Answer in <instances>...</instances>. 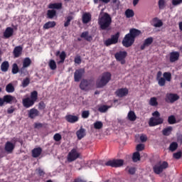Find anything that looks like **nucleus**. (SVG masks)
Instances as JSON below:
<instances>
[{
  "mask_svg": "<svg viewBox=\"0 0 182 182\" xmlns=\"http://www.w3.org/2000/svg\"><path fill=\"white\" fill-rule=\"evenodd\" d=\"M98 25L101 31H110V25H112V17L108 13H104V14L99 17Z\"/></svg>",
  "mask_w": 182,
  "mask_h": 182,
  "instance_id": "f257e3e1",
  "label": "nucleus"
},
{
  "mask_svg": "<svg viewBox=\"0 0 182 182\" xmlns=\"http://www.w3.org/2000/svg\"><path fill=\"white\" fill-rule=\"evenodd\" d=\"M36 100H38V91L34 90L31 92L30 97H28L23 99V107H26V109H29V107H32V106L35 105Z\"/></svg>",
  "mask_w": 182,
  "mask_h": 182,
  "instance_id": "f03ea898",
  "label": "nucleus"
},
{
  "mask_svg": "<svg viewBox=\"0 0 182 182\" xmlns=\"http://www.w3.org/2000/svg\"><path fill=\"white\" fill-rule=\"evenodd\" d=\"M112 80V74L109 72H105L102 73L100 78L96 81V87L97 89H102L105 87Z\"/></svg>",
  "mask_w": 182,
  "mask_h": 182,
  "instance_id": "7ed1b4c3",
  "label": "nucleus"
},
{
  "mask_svg": "<svg viewBox=\"0 0 182 182\" xmlns=\"http://www.w3.org/2000/svg\"><path fill=\"white\" fill-rule=\"evenodd\" d=\"M168 168V163L167 161H163L162 164H158L154 166L153 170L155 174H161L166 168Z\"/></svg>",
  "mask_w": 182,
  "mask_h": 182,
  "instance_id": "20e7f679",
  "label": "nucleus"
},
{
  "mask_svg": "<svg viewBox=\"0 0 182 182\" xmlns=\"http://www.w3.org/2000/svg\"><path fill=\"white\" fill-rule=\"evenodd\" d=\"M124 165V160L123 159H113L109 160L105 163V166L109 167H114L117 168L119 167H122Z\"/></svg>",
  "mask_w": 182,
  "mask_h": 182,
  "instance_id": "39448f33",
  "label": "nucleus"
},
{
  "mask_svg": "<svg viewBox=\"0 0 182 182\" xmlns=\"http://www.w3.org/2000/svg\"><path fill=\"white\" fill-rule=\"evenodd\" d=\"M114 58L117 62H120L121 65L126 63V58H127V51H119L114 54Z\"/></svg>",
  "mask_w": 182,
  "mask_h": 182,
  "instance_id": "423d86ee",
  "label": "nucleus"
},
{
  "mask_svg": "<svg viewBox=\"0 0 182 182\" xmlns=\"http://www.w3.org/2000/svg\"><path fill=\"white\" fill-rule=\"evenodd\" d=\"M119 38H120V33H117L114 35H112L110 38L107 39L104 42L105 46H110L111 45H116L119 42Z\"/></svg>",
  "mask_w": 182,
  "mask_h": 182,
  "instance_id": "0eeeda50",
  "label": "nucleus"
},
{
  "mask_svg": "<svg viewBox=\"0 0 182 182\" xmlns=\"http://www.w3.org/2000/svg\"><path fill=\"white\" fill-rule=\"evenodd\" d=\"M80 157V154L77 152L76 149H73L67 156V160L68 163H72V161H75V160H77Z\"/></svg>",
  "mask_w": 182,
  "mask_h": 182,
  "instance_id": "6e6552de",
  "label": "nucleus"
},
{
  "mask_svg": "<svg viewBox=\"0 0 182 182\" xmlns=\"http://www.w3.org/2000/svg\"><path fill=\"white\" fill-rule=\"evenodd\" d=\"M178 99H180V96H178V95L177 94H174V93H166V96H165V102L166 103H174L175 102H177V100H178Z\"/></svg>",
  "mask_w": 182,
  "mask_h": 182,
  "instance_id": "1a4fd4ad",
  "label": "nucleus"
},
{
  "mask_svg": "<svg viewBox=\"0 0 182 182\" xmlns=\"http://www.w3.org/2000/svg\"><path fill=\"white\" fill-rule=\"evenodd\" d=\"M133 43H134V39L129 33H127L122 41L123 46L125 48H130Z\"/></svg>",
  "mask_w": 182,
  "mask_h": 182,
  "instance_id": "9d476101",
  "label": "nucleus"
},
{
  "mask_svg": "<svg viewBox=\"0 0 182 182\" xmlns=\"http://www.w3.org/2000/svg\"><path fill=\"white\" fill-rule=\"evenodd\" d=\"M164 122V119H163V118L161 117H158V118H154V117H151L149 119V127H154V126H159V124H163Z\"/></svg>",
  "mask_w": 182,
  "mask_h": 182,
  "instance_id": "9b49d317",
  "label": "nucleus"
},
{
  "mask_svg": "<svg viewBox=\"0 0 182 182\" xmlns=\"http://www.w3.org/2000/svg\"><path fill=\"white\" fill-rule=\"evenodd\" d=\"M83 75H85V68H80L76 70L74 73L75 82H80L83 77Z\"/></svg>",
  "mask_w": 182,
  "mask_h": 182,
  "instance_id": "f8f14e48",
  "label": "nucleus"
},
{
  "mask_svg": "<svg viewBox=\"0 0 182 182\" xmlns=\"http://www.w3.org/2000/svg\"><path fill=\"white\" fill-rule=\"evenodd\" d=\"M80 89H81V90H85V92L90 90V81L86 79L82 80L80 83Z\"/></svg>",
  "mask_w": 182,
  "mask_h": 182,
  "instance_id": "ddd939ff",
  "label": "nucleus"
},
{
  "mask_svg": "<svg viewBox=\"0 0 182 182\" xmlns=\"http://www.w3.org/2000/svg\"><path fill=\"white\" fill-rule=\"evenodd\" d=\"M115 95L118 97H124L129 95V89L127 88H119L115 91Z\"/></svg>",
  "mask_w": 182,
  "mask_h": 182,
  "instance_id": "4468645a",
  "label": "nucleus"
},
{
  "mask_svg": "<svg viewBox=\"0 0 182 182\" xmlns=\"http://www.w3.org/2000/svg\"><path fill=\"white\" fill-rule=\"evenodd\" d=\"M4 150L8 153L9 154H11V153H13L14 150H15V144H13L11 141H7L5 144Z\"/></svg>",
  "mask_w": 182,
  "mask_h": 182,
  "instance_id": "2eb2a0df",
  "label": "nucleus"
},
{
  "mask_svg": "<svg viewBox=\"0 0 182 182\" xmlns=\"http://www.w3.org/2000/svg\"><path fill=\"white\" fill-rule=\"evenodd\" d=\"M154 38L153 37H149L146 38L143 43V44L141 46L140 49L141 50H144L146 48H149L151 43H153Z\"/></svg>",
  "mask_w": 182,
  "mask_h": 182,
  "instance_id": "dca6fc26",
  "label": "nucleus"
},
{
  "mask_svg": "<svg viewBox=\"0 0 182 182\" xmlns=\"http://www.w3.org/2000/svg\"><path fill=\"white\" fill-rule=\"evenodd\" d=\"M65 119L66 122L68 123H76L77 122H79V117L76 115H73V114H67L65 117Z\"/></svg>",
  "mask_w": 182,
  "mask_h": 182,
  "instance_id": "f3484780",
  "label": "nucleus"
},
{
  "mask_svg": "<svg viewBox=\"0 0 182 182\" xmlns=\"http://www.w3.org/2000/svg\"><path fill=\"white\" fill-rule=\"evenodd\" d=\"M180 58V53L177 51H173L170 53L169 60L171 63H174V62H177Z\"/></svg>",
  "mask_w": 182,
  "mask_h": 182,
  "instance_id": "a211bd4d",
  "label": "nucleus"
},
{
  "mask_svg": "<svg viewBox=\"0 0 182 182\" xmlns=\"http://www.w3.org/2000/svg\"><path fill=\"white\" fill-rule=\"evenodd\" d=\"M4 39H9L11 36H14V29L11 27H7L3 33Z\"/></svg>",
  "mask_w": 182,
  "mask_h": 182,
  "instance_id": "6ab92c4d",
  "label": "nucleus"
},
{
  "mask_svg": "<svg viewBox=\"0 0 182 182\" xmlns=\"http://www.w3.org/2000/svg\"><path fill=\"white\" fill-rule=\"evenodd\" d=\"M76 136L78 140H82L85 136H86V129L81 127L79 130L76 132Z\"/></svg>",
  "mask_w": 182,
  "mask_h": 182,
  "instance_id": "aec40b11",
  "label": "nucleus"
},
{
  "mask_svg": "<svg viewBox=\"0 0 182 182\" xmlns=\"http://www.w3.org/2000/svg\"><path fill=\"white\" fill-rule=\"evenodd\" d=\"M80 38H82L87 42H92L93 41V37L89 35V31H84L81 33Z\"/></svg>",
  "mask_w": 182,
  "mask_h": 182,
  "instance_id": "412c9836",
  "label": "nucleus"
},
{
  "mask_svg": "<svg viewBox=\"0 0 182 182\" xmlns=\"http://www.w3.org/2000/svg\"><path fill=\"white\" fill-rule=\"evenodd\" d=\"M39 116V111L35 108L31 109L28 112V117L30 119H35V117Z\"/></svg>",
  "mask_w": 182,
  "mask_h": 182,
  "instance_id": "4be33fe9",
  "label": "nucleus"
},
{
  "mask_svg": "<svg viewBox=\"0 0 182 182\" xmlns=\"http://www.w3.org/2000/svg\"><path fill=\"white\" fill-rule=\"evenodd\" d=\"M140 33H141V31H140L139 30H137L136 28H131L129 30V34L134 39H136V38H137V36H139L140 35Z\"/></svg>",
  "mask_w": 182,
  "mask_h": 182,
  "instance_id": "5701e85b",
  "label": "nucleus"
},
{
  "mask_svg": "<svg viewBox=\"0 0 182 182\" xmlns=\"http://www.w3.org/2000/svg\"><path fill=\"white\" fill-rule=\"evenodd\" d=\"M42 154V148H35L32 150V156L34 159H37V157H39Z\"/></svg>",
  "mask_w": 182,
  "mask_h": 182,
  "instance_id": "b1692460",
  "label": "nucleus"
},
{
  "mask_svg": "<svg viewBox=\"0 0 182 182\" xmlns=\"http://www.w3.org/2000/svg\"><path fill=\"white\" fill-rule=\"evenodd\" d=\"M92 21V14L90 13H85L82 15V23H89Z\"/></svg>",
  "mask_w": 182,
  "mask_h": 182,
  "instance_id": "393cba45",
  "label": "nucleus"
},
{
  "mask_svg": "<svg viewBox=\"0 0 182 182\" xmlns=\"http://www.w3.org/2000/svg\"><path fill=\"white\" fill-rule=\"evenodd\" d=\"M22 50H23V48L20 46L15 47V48L14 50V58H19V56H21V55H22Z\"/></svg>",
  "mask_w": 182,
  "mask_h": 182,
  "instance_id": "a878e982",
  "label": "nucleus"
},
{
  "mask_svg": "<svg viewBox=\"0 0 182 182\" xmlns=\"http://www.w3.org/2000/svg\"><path fill=\"white\" fill-rule=\"evenodd\" d=\"M32 63V60L29 58H24L23 61V68H21V70H23V69L26 68H29Z\"/></svg>",
  "mask_w": 182,
  "mask_h": 182,
  "instance_id": "bb28decb",
  "label": "nucleus"
},
{
  "mask_svg": "<svg viewBox=\"0 0 182 182\" xmlns=\"http://www.w3.org/2000/svg\"><path fill=\"white\" fill-rule=\"evenodd\" d=\"M1 70L4 73L8 72L9 70V62L4 61L1 65Z\"/></svg>",
  "mask_w": 182,
  "mask_h": 182,
  "instance_id": "cd10ccee",
  "label": "nucleus"
},
{
  "mask_svg": "<svg viewBox=\"0 0 182 182\" xmlns=\"http://www.w3.org/2000/svg\"><path fill=\"white\" fill-rule=\"evenodd\" d=\"M3 99H4V103L11 104L12 101L14 100V99H15V97H14V96L12 95H6L3 97Z\"/></svg>",
  "mask_w": 182,
  "mask_h": 182,
  "instance_id": "c85d7f7f",
  "label": "nucleus"
},
{
  "mask_svg": "<svg viewBox=\"0 0 182 182\" xmlns=\"http://www.w3.org/2000/svg\"><path fill=\"white\" fill-rule=\"evenodd\" d=\"M153 22H155V23H154L155 28H161V26H163V21L159 20L157 17L153 18Z\"/></svg>",
  "mask_w": 182,
  "mask_h": 182,
  "instance_id": "c756f323",
  "label": "nucleus"
},
{
  "mask_svg": "<svg viewBox=\"0 0 182 182\" xmlns=\"http://www.w3.org/2000/svg\"><path fill=\"white\" fill-rule=\"evenodd\" d=\"M55 26H56V22L48 21L44 24L43 29H50V28H55Z\"/></svg>",
  "mask_w": 182,
  "mask_h": 182,
  "instance_id": "7c9ffc66",
  "label": "nucleus"
},
{
  "mask_svg": "<svg viewBox=\"0 0 182 182\" xmlns=\"http://www.w3.org/2000/svg\"><path fill=\"white\" fill-rule=\"evenodd\" d=\"M56 16V11L55 9L47 11V18L48 19H53Z\"/></svg>",
  "mask_w": 182,
  "mask_h": 182,
  "instance_id": "2f4dec72",
  "label": "nucleus"
},
{
  "mask_svg": "<svg viewBox=\"0 0 182 182\" xmlns=\"http://www.w3.org/2000/svg\"><path fill=\"white\" fill-rule=\"evenodd\" d=\"M173 132V127H168L162 130V134L164 136H170Z\"/></svg>",
  "mask_w": 182,
  "mask_h": 182,
  "instance_id": "473e14b6",
  "label": "nucleus"
},
{
  "mask_svg": "<svg viewBox=\"0 0 182 182\" xmlns=\"http://www.w3.org/2000/svg\"><path fill=\"white\" fill-rule=\"evenodd\" d=\"M48 8H49V9H61L62 4H61V3L50 4L48 5Z\"/></svg>",
  "mask_w": 182,
  "mask_h": 182,
  "instance_id": "72a5a7b5",
  "label": "nucleus"
},
{
  "mask_svg": "<svg viewBox=\"0 0 182 182\" xmlns=\"http://www.w3.org/2000/svg\"><path fill=\"white\" fill-rule=\"evenodd\" d=\"M128 119L130 122H134L137 119V117L133 111H129L128 113Z\"/></svg>",
  "mask_w": 182,
  "mask_h": 182,
  "instance_id": "f704fd0d",
  "label": "nucleus"
},
{
  "mask_svg": "<svg viewBox=\"0 0 182 182\" xmlns=\"http://www.w3.org/2000/svg\"><path fill=\"white\" fill-rule=\"evenodd\" d=\"M6 91L7 93H14L15 92V87H14L12 83H9L6 86Z\"/></svg>",
  "mask_w": 182,
  "mask_h": 182,
  "instance_id": "c9c22d12",
  "label": "nucleus"
},
{
  "mask_svg": "<svg viewBox=\"0 0 182 182\" xmlns=\"http://www.w3.org/2000/svg\"><path fill=\"white\" fill-rule=\"evenodd\" d=\"M163 76L166 82H171V73L165 72L164 73Z\"/></svg>",
  "mask_w": 182,
  "mask_h": 182,
  "instance_id": "e433bc0d",
  "label": "nucleus"
},
{
  "mask_svg": "<svg viewBox=\"0 0 182 182\" xmlns=\"http://www.w3.org/2000/svg\"><path fill=\"white\" fill-rule=\"evenodd\" d=\"M132 160H133L134 163H137V161H139L140 153L139 151H136L133 154Z\"/></svg>",
  "mask_w": 182,
  "mask_h": 182,
  "instance_id": "4c0bfd02",
  "label": "nucleus"
},
{
  "mask_svg": "<svg viewBox=\"0 0 182 182\" xmlns=\"http://www.w3.org/2000/svg\"><path fill=\"white\" fill-rule=\"evenodd\" d=\"M125 16L127 18H133V16H134V11L130 9H127L125 11Z\"/></svg>",
  "mask_w": 182,
  "mask_h": 182,
  "instance_id": "58836bf2",
  "label": "nucleus"
},
{
  "mask_svg": "<svg viewBox=\"0 0 182 182\" xmlns=\"http://www.w3.org/2000/svg\"><path fill=\"white\" fill-rule=\"evenodd\" d=\"M73 16H68L65 18V21L64 23L65 28H68L69 25H70V22L73 21Z\"/></svg>",
  "mask_w": 182,
  "mask_h": 182,
  "instance_id": "ea45409f",
  "label": "nucleus"
},
{
  "mask_svg": "<svg viewBox=\"0 0 182 182\" xmlns=\"http://www.w3.org/2000/svg\"><path fill=\"white\" fill-rule=\"evenodd\" d=\"M149 105L150 106H159V102H157V98L156 97H151L149 100Z\"/></svg>",
  "mask_w": 182,
  "mask_h": 182,
  "instance_id": "a19ab883",
  "label": "nucleus"
},
{
  "mask_svg": "<svg viewBox=\"0 0 182 182\" xmlns=\"http://www.w3.org/2000/svg\"><path fill=\"white\" fill-rule=\"evenodd\" d=\"M168 123L169 124H176L177 123V120L176 119V117L174 115H171L168 117Z\"/></svg>",
  "mask_w": 182,
  "mask_h": 182,
  "instance_id": "79ce46f5",
  "label": "nucleus"
},
{
  "mask_svg": "<svg viewBox=\"0 0 182 182\" xmlns=\"http://www.w3.org/2000/svg\"><path fill=\"white\" fill-rule=\"evenodd\" d=\"M178 148V144L177 142H172L169 146V150L171 151H176Z\"/></svg>",
  "mask_w": 182,
  "mask_h": 182,
  "instance_id": "37998d69",
  "label": "nucleus"
},
{
  "mask_svg": "<svg viewBox=\"0 0 182 182\" xmlns=\"http://www.w3.org/2000/svg\"><path fill=\"white\" fill-rule=\"evenodd\" d=\"M36 174H38V176H39V177H45V174H46V173H45V171H43V169H42L41 168H36Z\"/></svg>",
  "mask_w": 182,
  "mask_h": 182,
  "instance_id": "c03bdc74",
  "label": "nucleus"
},
{
  "mask_svg": "<svg viewBox=\"0 0 182 182\" xmlns=\"http://www.w3.org/2000/svg\"><path fill=\"white\" fill-rule=\"evenodd\" d=\"M103 127V123L100 121H97L94 123V128L96 129V130H100Z\"/></svg>",
  "mask_w": 182,
  "mask_h": 182,
  "instance_id": "a18cd8bd",
  "label": "nucleus"
},
{
  "mask_svg": "<svg viewBox=\"0 0 182 182\" xmlns=\"http://www.w3.org/2000/svg\"><path fill=\"white\" fill-rule=\"evenodd\" d=\"M11 72L13 75H16L19 72V67H18V64L14 63L12 65V70Z\"/></svg>",
  "mask_w": 182,
  "mask_h": 182,
  "instance_id": "49530a36",
  "label": "nucleus"
},
{
  "mask_svg": "<svg viewBox=\"0 0 182 182\" xmlns=\"http://www.w3.org/2000/svg\"><path fill=\"white\" fill-rule=\"evenodd\" d=\"M125 170L126 171H128L129 174H131V176H133L136 173V168L134 167L127 166Z\"/></svg>",
  "mask_w": 182,
  "mask_h": 182,
  "instance_id": "de8ad7c7",
  "label": "nucleus"
},
{
  "mask_svg": "<svg viewBox=\"0 0 182 182\" xmlns=\"http://www.w3.org/2000/svg\"><path fill=\"white\" fill-rule=\"evenodd\" d=\"M29 83H31V80L29 79V77H26L23 80L21 86L22 87H28V86H29Z\"/></svg>",
  "mask_w": 182,
  "mask_h": 182,
  "instance_id": "09e8293b",
  "label": "nucleus"
},
{
  "mask_svg": "<svg viewBox=\"0 0 182 182\" xmlns=\"http://www.w3.org/2000/svg\"><path fill=\"white\" fill-rule=\"evenodd\" d=\"M107 110H109V106L107 105H102L98 108V112H100V113H106Z\"/></svg>",
  "mask_w": 182,
  "mask_h": 182,
  "instance_id": "8fccbe9b",
  "label": "nucleus"
},
{
  "mask_svg": "<svg viewBox=\"0 0 182 182\" xmlns=\"http://www.w3.org/2000/svg\"><path fill=\"white\" fill-rule=\"evenodd\" d=\"M158 82V85L161 86V87H163V86H166V79L164 77H161L159 80H156Z\"/></svg>",
  "mask_w": 182,
  "mask_h": 182,
  "instance_id": "3c124183",
  "label": "nucleus"
},
{
  "mask_svg": "<svg viewBox=\"0 0 182 182\" xmlns=\"http://www.w3.org/2000/svg\"><path fill=\"white\" fill-rule=\"evenodd\" d=\"M49 67L51 70H55L56 69V62H55L53 60H50Z\"/></svg>",
  "mask_w": 182,
  "mask_h": 182,
  "instance_id": "603ef678",
  "label": "nucleus"
},
{
  "mask_svg": "<svg viewBox=\"0 0 182 182\" xmlns=\"http://www.w3.org/2000/svg\"><path fill=\"white\" fill-rule=\"evenodd\" d=\"M182 152L181 151H179L178 152H176L173 154V159H176V160H180L181 159Z\"/></svg>",
  "mask_w": 182,
  "mask_h": 182,
  "instance_id": "864d4df0",
  "label": "nucleus"
},
{
  "mask_svg": "<svg viewBox=\"0 0 182 182\" xmlns=\"http://www.w3.org/2000/svg\"><path fill=\"white\" fill-rule=\"evenodd\" d=\"M158 5H159V9H163L166 6V1H164V0H159V3H158Z\"/></svg>",
  "mask_w": 182,
  "mask_h": 182,
  "instance_id": "5fc2aeb1",
  "label": "nucleus"
},
{
  "mask_svg": "<svg viewBox=\"0 0 182 182\" xmlns=\"http://www.w3.org/2000/svg\"><path fill=\"white\" fill-rule=\"evenodd\" d=\"M53 139L55 141H60L62 140V135H60L59 133H57L53 136Z\"/></svg>",
  "mask_w": 182,
  "mask_h": 182,
  "instance_id": "6e6d98bb",
  "label": "nucleus"
},
{
  "mask_svg": "<svg viewBox=\"0 0 182 182\" xmlns=\"http://www.w3.org/2000/svg\"><path fill=\"white\" fill-rule=\"evenodd\" d=\"M45 107H46V105L43 101H41L38 103V110H44Z\"/></svg>",
  "mask_w": 182,
  "mask_h": 182,
  "instance_id": "4d7b16f0",
  "label": "nucleus"
},
{
  "mask_svg": "<svg viewBox=\"0 0 182 182\" xmlns=\"http://www.w3.org/2000/svg\"><path fill=\"white\" fill-rule=\"evenodd\" d=\"M90 115V112H89V111H83L82 112V119H87V117H89Z\"/></svg>",
  "mask_w": 182,
  "mask_h": 182,
  "instance_id": "13d9d810",
  "label": "nucleus"
},
{
  "mask_svg": "<svg viewBox=\"0 0 182 182\" xmlns=\"http://www.w3.org/2000/svg\"><path fill=\"white\" fill-rule=\"evenodd\" d=\"M74 62L75 63H77V65H80V63H82V58H80V55H77L75 58Z\"/></svg>",
  "mask_w": 182,
  "mask_h": 182,
  "instance_id": "bf43d9fd",
  "label": "nucleus"
},
{
  "mask_svg": "<svg viewBox=\"0 0 182 182\" xmlns=\"http://www.w3.org/2000/svg\"><path fill=\"white\" fill-rule=\"evenodd\" d=\"M143 150H144V144H139L136 146V151L139 152V151H143Z\"/></svg>",
  "mask_w": 182,
  "mask_h": 182,
  "instance_id": "052dcab7",
  "label": "nucleus"
},
{
  "mask_svg": "<svg viewBox=\"0 0 182 182\" xmlns=\"http://www.w3.org/2000/svg\"><path fill=\"white\" fill-rule=\"evenodd\" d=\"M139 139L141 143H146L147 141V136L146 134H141Z\"/></svg>",
  "mask_w": 182,
  "mask_h": 182,
  "instance_id": "680f3d73",
  "label": "nucleus"
},
{
  "mask_svg": "<svg viewBox=\"0 0 182 182\" xmlns=\"http://www.w3.org/2000/svg\"><path fill=\"white\" fill-rule=\"evenodd\" d=\"M60 59L61 62H65V59H66V53L65 51H63L60 55Z\"/></svg>",
  "mask_w": 182,
  "mask_h": 182,
  "instance_id": "e2e57ef3",
  "label": "nucleus"
},
{
  "mask_svg": "<svg viewBox=\"0 0 182 182\" xmlns=\"http://www.w3.org/2000/svg\"><path fill=\"white\" fill-rule=\"evenodd\" d=\"M180 4H182V0H172V5H173V6H177V5H180Z\"/></svg>",
  "mask_w": 182,
  "mask_h": 182,
  "instance_id": "0e129e2a",
  "label": "nucleus"
},
{
  "mask_svg": "<svg viewBox=\"0 0 182 182\" xmlns=\"http://www.w3.org/2000/svg\"><path fill=\"white\" fill-rule=\"evenodd\" d=\"M152 116H154V117H160V112H159V111H155L152 113Z\"/></svg>",
  "mask_w": 182,
  "mask_h": 182,
  "instance_id": "69168bd1",
  "label": "nucleus"
},
{
  "mask_svg": "<svg viewBox=\"0 0 182 182\" xmlns=\"http://www.w3.org/2000/svg\"><path fill=\"white\" fill-rule=\"evenodd\" d=\"M43 124L41 123H36L35 124V129H41V127H43Z\"/></svg>",
  "mask_w": 182,
  "mask_h": 182,
  "instance_id": "338daca9",
  "label": "nucleus"
},
{
  "mask_svg": "<svg viewBox=\"0 0 182 182\" xmlns=\"http://www.w3.org/2000/svg\"><path fill=\"white\" fill-rule=\"evenodd\" d=\"M161 75H162V73L161 71H159L156 74V80H159V79H161Z\"/></svg>",
  "mask_w": 182,
  "mask_h": 182,
  "instance_id": "774afa93",
  "label": "nucleus"
}]
</instances>
